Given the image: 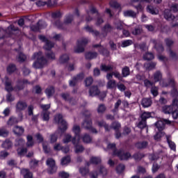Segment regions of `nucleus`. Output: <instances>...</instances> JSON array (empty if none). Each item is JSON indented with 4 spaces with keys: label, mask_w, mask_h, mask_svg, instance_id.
<instances>
[{
    "label": "nucleus",
    "mask_w": 178,
    "mask_h": 178,
    "mask_svg": "<svg viewBox=\"0 0 178 178\" xmlns=\"http://www.w3.org/2000/svg\"><path fill=\"white\" fill-rule=\"evenodd\" d=\"M54 26L57 27V29H60V30H63V29L66 27L65 22H60V20L59 19L54 22Z\"/></svg>",
    "instance_id": "nucleus-34"
},
{
    "label": "nucleus",
    "mask_w": 178,
    "mask_h": 178,
    "mask_svg": "<svg viewBox=\"0 0 178 178\" xmlns=\"http://www.w3.org/2000/svg\"><path fill=\"white\" fill-rule=\"evenodd\" d=\"M54 122L57 123V124H59V123L61 124L59 129L62 133H65V131L67 130V122L64 120L63 116H62L61 114L55 115Z\"/></svg>",
    "instance_id": "nucleus-2"
},
{
    "label": "nucleus",
    "mask_w": 178,
    "mask_h": 178,
    "mask_svg": "<svg viewBox=\"0 0 178 178\" xmlns=\"http://www.w3.org/2000/svg\"><path fill=\"white\" fill-rule=\"evenodd\" d=\"M16 70H17V68H16V65L15 64H10L7 67V72L10 74H12V73H15V72H16Z\"/></svg>",
    "instance_id": "nucleus-43"
},
{
    "label": "nucleus",
    "mask_w": 178,
    "mask_h": 178,
    "mask_svg": "<svg viewBox=\"0 0 178 178\" xmlns=\"http://www.w3.org/2000/svg\"><path fill=\"white\" fill-rule=\"evenodd\" d=\"M76 154H81L84 151V147L81 145H76L74 146Z\"/></svg>",
    "instance_id": "nucleus-56"
},
{
    "label": "nucleus",
    "mask_w": 178,
    "mask_h": 178,
    "mask_svg": "<svg viewBox=\"0 0 178 178\" xmlns=\"http://www.w3.org/2000/svg\"><path fill=\"white\" fill-rule=\"evenodd\" d=\"M143 33V29L140 26L136 27L133 31H132V34L134 35H140Z\"/></svg>",
    "instance_id": "nucleus-51"
},
{
    "label": "nucleus",
    "mask_w": 178,
    "mask_h": 178,
    "mask_svg": "<svg viewBox=\"0 0 178 178\" xmlns=\"http://www.w3.org/2000/svg\"><path fill=\"white\" fill-rule=\"evenodd\" d=\"M151 118V112H143L140 115V119L147 122V119H149Z\"/></svg>",
    "instance_id": "nucleus-50"
},
{
    "label": "nucleus",
    "mask_w": 178,
    "mask_h": 178,
    "mask_svg": "<svg viewBox=\"0 0 178 178\" xmlns=\"http://www.w3.org/2000/svg\"><path fill=\"white\" fill-rule=\"evenodd\" d=\"M123 14L125 17H133L134 19L137 17V13H136L133 10H124Z\"/></svg>",
    "instance_id": "nucleus-21"
},
{
    "label": "nucleus",
    "mask_w": 178,
    "mask_h": 178,
    "mask_svg": "<svg viewBox=\"0 0 178 178\" xmlns=\"http://www.w3.org/2000/svg\"><path fill=\"white\" fill-rule=\"evenodd\" d=\"M148 145V142L147 141H143V142H138L136 143V147L138 149H143L144 148H147Z\"/></svg>",
    "instance_id": "nucleus-36"
},
{
    "label": "nucleus",
    "mask_w": 178,
    "mask_h": 178,
    "mask_svg": "<svg viewBox=\"0 0 178 178\" xmlns=\"http://www.w3.org/2000/svg\"><path fill=\"white\" fill-rule=\"evenodd\" d=\"M164 18L165 20H168V22H174V20L176 19V17L172 15L169 10H165L164 11Z\"/></svg>",
    "instance_id": "nucleus-14"
},
{
    "label": "nucleus",
    "mask_w": 178,
    "mask_h": 178,
    "mask_svg": "<svg viewBox=\"0 0 178 178\" xmlns=\"http://www.w3.org/2000/svg\"><path fill=\"white\" fill-rule=\"evenodd\" d=\"M74 78L76 79V81L79 83L80 81H83L84 79V73L81 72L76 76H74Z\"/></svg>",
    "instance_id": "nucleus-60"
},
{
    "label": "nucleus",
    "mask_w": 178,
    "mask_h": 178,
    "mask_svg": "<svg viewBox=\"0 0 178 178\" xmlns=\"http://www.w3.org/2000/svg\"><path fill=\"white\" fill-rule=\"evenodd\" d=\"M82 141L85 144H91L92 143V137L88 134H84L82 136Z\"/></svg>",
    "instance_id": "nucleus-19"
},
{
    "label": "nucleus",
    "mask_w": 178,
    "mask_h": 178,
    "mask_svg": "<svg viewBox=\"0 0 178 178\" xmlns=\"http://www.w3.org/2000/svg\"><path fill=\"white\" fill-rule=\"evenodd\" d=\"M135 48L138 49H140L141 51H145L147 49V43L143 42L140 44L136 43L135 44Z\"/></svg>",
    "instance_id": "nucleus-48"
},
{
    "label": "nucleus",
    "mask_w": 178,
    "mask_h": 178,
    "mask_svg": "<svg viewBox=\"0 0 178 178\" xmlns=\"http://www.w3.org/2000/svg\"><path fill=\"white\" fill-rule=\"evenodd\" d=\"M165 124H172V121L168 119H161L155 123L159 131H162L165 129Z\"/></svg>",
    "instance_id": "nucleus-5"
},
{
    "label": "nucleus",
    "mask_w": 178,
    "mask_h": 178,
    "mask_svg": "<svg viewBox=\"0 0 178 178\" xmlns=\"http://www.w3.org/2000/svg\"><path fill=\"white\" fill-rule=\"evenodd\" d=\"M122 77H127L130 76V68L129 67H124L122 70Z\"/></svg>",
    "instance_id": "nucleus-49"
},
{
    "label": "nucleus",
    "mask_w": 178,
    "mask_h": 178,
    "mask_svg": "<svg viewBox=\"0 0 178 178\" xmlns=\"http://www.w3.org/2000/svg\"><path fill=\"white\" fill-rule=\"evenodd\" d=\"M150 44H153V48L157 51V52H163V45L161 44L160 42H158V40L156 39L151 38L149 40Z\"/></svg>",
    "instance_id": "nucleus-8"
},
{
    "label": "nucleus",
    "mask_w": 178,
    "mask_h": 178,
    "mask_svg": "<svg viewBox=\"0 0 178 178\" xmlns=\"http://www.w3.org/2000/svg\"><path fill=\"white\" fill-rule=\"evenodd\" d=\"M79 173H81V176H87L90 173V169L86 167H81L79 168Z\"/></svg>",
    "instance_id": "nucleus-46"
},
{
    "label": "nucleus",
    "mask_w": 178,
    "mask_h": 178,
    "mask_svg": "<svg viewBox=\"0 0 178 178\" xmlns=\"http://www.w3.org/2000/svg\"><path fill=\"white\" fill-rule=\"evenodd\" d=\"M21 173L24 178H33V173L29 169L24 168L21 170Z\"/></svg>",
    "instance_id": "nucleus-24"
},
{
    "label": "nucleus",
    "mask_w": 178,
    "mask_h": 178,
    "mask_svg": "<svg viewBox=\"0 0 178 178\" xmlns=\"http://www.w3.org/2000/svg\"><path fill=\"white\" fill-rule=\"evenodd\" d=\"M155 66H156V63L154 62L145 63L144 64L145 70H153V69H155Z\"/></svg>",
    "instance_id": "nucleus-28"
},
{
    "label": "nucleus",
    "mask_w": 178,
    "mask_h": 178,
    "mask_svg": "<svg viewBox=\"0 0 178 178\" xmlns=\"http://www.w3.org/2000/svg\"><path fill=\"white\" fill-rule=\"evenodd\" d=\"M110 6L111 8H114L115 9H120V12H122V7L120 6V4L118 3V1H110Z\"/></svg>",
    "instance_id": "nucleus-44"
},
{
    "label": "nucleus",
    "mask_w": 178,
    "mask_h": 178,
    "mask_svg": "<svg viewBox=\"0 0 178 178\" xmlns=\"http://www.w3.org/2000/svg\"><path fill=\"white\" fill-rule=\"evenodd\" d=\"M67 163H70V156H65L61 159V165H67Z\"/></svg>",
    "instance_id": "nucleus-62"
},
{
    "label": "nucleus",
    "mask_w": 178,
    "mask_h": 178,
    "mask_svg": "<svg viewBox=\"0 0 178 178\" xmlns=\"http://www.w3.org/2000/svg\"><path fill=\"white\" fill-rule=\"evenodd\" d=\"M26 108L29 116H33L34 115V106H33V104H31L28 106Z\"/></svg>",
    "instance_id": "nucleus-53"
},
{
    "label": "nucleus",
    "mask_w": 178,
    "mask_h": 178,
    "mask_svg": "<svg viewBox=\"0 0 178 178\" xmlns=\"http://www.w3.org/2000/svg\"><path fill=\"white\" fill-rule=\"evenodd\" d=\"M38 25L39 26V30H42V29H46V27L48 26V24H47V22L42 20H39L38 22Z\"/></svg>",
    "instance_id": "nucleus-59"
},
{
    "label": "nucleus",
    "mask_w": 178,
    "mask_h": 178,
    "mask_svg": "<svg viewBox=\"0 0 178 178\" xmlns=\"http://www.w3.org/2000/svg\"><path fill=\"white\" fill-rule=\"evenodd\" d=\"M86 13L87 15H91V13L92 15H95L96 13L97 14V16H99V13H98V10H97V8L94 6H91L90 8V10H87Z\"/></svg>",
    "instance_id": "nucleus-41"
},
{
    "label": "nucleus",
    "mask_w": 178,
    "mask_h": 178,
    "mask_svg": "<svg viewBox=\"0 0 178 178\" xmlns=\"http://www.w3.org/2000/svg\"><path fill=\"white\" fill-rule=\"evenodd\" d=\"M105 111H106V106H105V104H99L97 108V113H104Z\"/></svg>",
    "instance_id": "nucleus-61"
},
{
    "label": "nucleus",
    "mask_w": 178,
    "mask_h": 178,
    "mask_svg": "<svg viewBox=\"0 0 178 178\" xmlns=\"http://www.w3.org/2000/svg\"><path fill=\"white\" fill-rule=\"evenodd\" d=\"M137 127L143 130V129H145L146 133H148V127L147 126V121L145 120H143L140 118V120L138 124H136Z\"/></svg>",
    "instance_id": "nucleus-18"
},
{
    "label": "nucleus",
    "mask_w": 178,
    "mask_h": 178,
    "mask_svg": "<svg viewBox=\"0 0 178 178\" xmlns=\"http://www.w3.org/2000/svg\"><path fill=\"white\" fill-rule=\"evenodd\" d=\"M4 86L6 90L8 91V92H10L13 91V86H12V81L9 79L8 76H5L4 78Z\"/></svg>",
    "instance_id": "nucleus-12"
},
{
    "label": "nucleus",
    "mask_w": 178,
    "mask_h": 178,
    "mask_svg": "<svg viewBox=\"0 0 178 178\" xmlns=\"http://www.w3.org/2000/svg\"><path fill=\"white\" fill-rule=\"evenodd\" d=\"M126 167L124 164H119L116 168V171L118 173H122V172H124V169Z\"/></svg>",
    "instance_id": "nucleus-64"
},
{
    "label": "nucleus",
    "mask_w": 178,
    "mask_h": 178,
    "mask_svg": "<svg viewBox=\"0 0 178 178\" xmlns=\"http://www.w3.org/2000/svg\"><path fill=\"white\" fill-rule=\"evenodd\" d=\"M12 145H13V144L12 143V141H10V140L9 139H6L2 143V147L5 148L6 149H9V148H12Z\"/></svg>",
    "instance_id": "nucleus-33"
},
{
    "label": "nucleus",
    "mask_w": 178,
    "mask_h": 178,
    "mask_svg": "<svg viewBox=\"0 0 178 178\" xmlns=\"http://www.w3.org/2000/svg\"><path fill=\"white\" fill-rule=\"evenodd\" d=\"M154 58H155V56H154V54H152L151 52H146L143 55V59L145 60H152V59H154Z\"/></svg>",
    "instance_id": "nucleus-40"
},
{
    "label": "nucleus",
    "mask_w": 178,
    "mask_h": 178,
    "mask_svg": "<svg viewBox=\"0 0 178 178\" xmlns=\"http://www.w3.org/2000/svg\"><path fill=\"white\" fill-rule=\"evenodd\" d=\"M161 168V164L158 163L156 161H154L153 163V165L152 168V173H156L158 170Z\"/></svg>",
    "instance_id": "nucleus-45"
},
{
    "label": "nucleus",
    "mask_w": 178,
    "mask_h": 178,
    "mask_svg": "<svg viewBox=\"0 0 178 178\" xmlns=\"http://www.w3.org/2000/svg\"><path fill=\"white\" fill-rule=\"evenodd\" d=\"M38 162H39L38 160L32 159L29 162L31 169H35V168H37V166H38Z\"/></svg>",
    "instance_id": "nucleus-52"
},
{
    "label": "nucleus",
    "mask_w": 178,
    "mask_h": 178,
    "mask_svg": "<svg viewBox=\"0 0 178 178\" xmlns=\"http://www.w3.org/2000/svg\"><path fill=\"white\" fill-rule=\"evenodd\" d=\"M141 105L143 108H149L152 105V100L151 98H143L141 102Z\"/></svg>",
    "instance_id": "nucleus-20"
},
{
    "label": "nucleus",
    "mask_w": 178,
    "mask_h": 178,
    "mask_svg": "<svg viewBox=\"0 0 178 178\" xmlns=\"http://www.w3.org/2000/svg\"><path fill=\"white\" fill-rule=\"evenodd\" d=\"M106 87L109 90H113V88H116V81H115V79L108 81L106 83Z\"/></svg>",
    "instance_id": "nucleus-35"
},
{
    "label": "nucleus",
    "mask_w": 178,
    "mask_h": 178,
    "mask_svg": "<svg viewBox=\"0 0 178 178\" xmlns=\"http://www.w3.org/2000/svg\"><path fill=\"white\" fill-rule=\"evenodd\" d=\"M82 129H85V130H88L92 126V120L91 119H85L81 124Z\"/></svg>",
    "instance_id": "nucleus-15"
},
{
    "label": "nucleus",
    "mask_w": 178,
    "mask_h": 178,
    "mask_svg": "<svg viewBox=\"0 0 178 178\" xmlns=\"http://www.w3.org/2000/svg\"><path fill=\"white\" fill-rule=\"evenodd\" d=\"M69 60V56L67 54H64L60 57V63H66Z\"/></svg>",
    "instance_id": "nucleus-63"
},
{
    "label": "nucleus",
    "mask_w": 178,
    "mask_h": 178,
    "mask_svg": "<svg viewBox=\"0 0 178 178\" xmlns=\"http://www.w3.org/2000/svg\"><path fill=\"white\" fill-rule=\"evenodd\" d=\"M165 136V132L159 131L156 135L154 136V138L156 141H161V138Z\"/></svg>",
    "instance_id": "nucleus-47"
},
{
    "label": "nucleus",
    "mask_w": 178,
    "mask_h": 178,
    "mask_svg": "<svg viewBox=\"0 0 178 178\" xmlns=\"http://www.w3.org/2000/svg\"><path fill=\"white\" fill-rule=\"evenodd\" d=\"M60 97L64 99V101H66L70 104H73V101H74V99L70 96V93L67 92L61 93Z\"/></svg>",
    "instance_id": "nucleus-16"
},
{
    "label": "nucleus",
    "mask_w": 178,
    "mask_h": 178,
    "mask_svg": "<svg viewBox=\"0 0 178 178\" xmlns=\"http://www.w3.org/2000/svg\"><path fill=\"white\" fill-rule=\"evenodd\" d=\"M27 106L28 104L26 101L19 100L15 105L16 111L22 112V111H26V109H27Z\"/></svg>",
    "instance_id": "nucleus-9"
},
{
    "label": "nucleus",
    "mask_w": 178,
    "mask_h": 178,
    "mask_svg": "<svg viewBox=\"0 0 178 178\" xmlns=\"http://www.w3.org/2000/svg\"><path fill=\"white\" fill-rule=\"evenodd\" d=\"M33 59H37L32 65L34 69H42L44 66L48 65V60L42 56V52L41 51L35 53L33 56Z\"/></svg>",
    "instance_id": "nucleus-1"
},
{
    "label": "nucleus",
    "mask_w": 178,
    "mask_h": 178,
    "mask_svg": "<svg viewBox=\"0 0 178 178\" xmlns=\"http://www.w3.org/2000/svg\"><path fill=\"white\" fill-rule=\"evenodd\" d=\"M102 31L104 33L102 34L103 38H105L106 35H108V33H112L113 31V26L111 25L109 23H106L104 26L102 28Z\"/></svg>",
    "instance_id": "nucleus-10"
},
{
    "label": "nucleus",
    "mask_w": 178,
    "mask_h": 178,
    "mask_svg": "<svg viewBox=\"0 0 178 178\" xmlns=\"http://www.w3.org/2000/svg\"><path fill=\"white\" fill-rule=\"evenodd\" d=\"M132 44H133V40H124L122 42L121 47H122V48H126V47H130V45H131Z\"/></svg>",
    "instance_id": "nucleus-58"
},
{
    "label": "nucleus",
    "mask_w": 178,
    "mask_h": 178,
    "mask_svg": "<svg viewBox=\"0 0 178 178\" xmlns=\"http://www.w3.org/2000/svg\"><path fill=\"white\" fill-rule=\"evenodd\" d=\"M97 56H98V53L97 52L89 51L88 53H86L85 54L86 59H88L89 60H91V59H95Z\"/></svg>",
    "instance_id": "nucleus-27"
},
{
    "label": "nucleus",
    "mask_w": 178,
    "mask_h": 178,
    "mask_svg": "<svg viewBox=\"0 0 178 178\" xmlns=\"http://www.w3.org/2000/svg\"><path fill=\"white\" fill-rule=\"evenodd\" d=\"M114 155H116L117 156H118V158L121 161H127L129 158L131 157V154H130V152L125 153L122 149H120L118 151H114Z\"/></svg>",
    "instance_id": "nucleus-4"
},
{
    "label": "nucleus",
    "mask_w": 178,
    "mask_h": 178,
    "mask_svg": "<svg viewBox=\"0 0 178 178\" xmlns=\"http://www.w3.org/2000/svg\"><path fill=\"white\" fill-rule=\"evenodd\" d=\"M85 29L86 30V31H88V33H92V34H93V35H95V37H98V35H99V31L93 30L92 27L91 26H87L85 27Z\"/></svg>",
    "instance_id": "nucleus-38"
},
{
    "label": "nucleus",
    "mask_w": 178,
    "mask_h": 178,
    "mask_svg": "<svg viewBox=\"0 0 178 178\" xmlns=\"http://www.w3.org/2000/svg\"><path fill=\"white\" fill-rule=\"evenodd\" d=\"M39 39L40 40V41L45 42V44L43 47V48H44V49H45V51H49V50L52 49V48H54V47L55 45L54 44V42L48 40L45 36L39 35Z\"/></svg>",
    "instance_id": "nucleus-6"
},
{
    "label": "nucleus",
    "mask_w": 178,
    "mask_h": 178,
    "mask_svg": "<svg viewBox=\"0 0 178 178\" xmlns=\"http://www.w3.org/2000/svg\"><path fill=\"white\" fill-rule=\"evenodd\" d=\"M13 133L16 135V136H22L23 135V133H24V128H23V127H20V126H15L13 128Z\"/></svg>",
    "instance_id": "nucleus-22"
},
{
    "label": "nucleus",
    "mask_w": 178,
    "mask_h": 178,
    "mask_svg": "<svg viewBox=\"0 0 178 178\" xmlns=\"http://www.w3.org/2000/svg\"><path fill=\"white\" fill-rule=\"evenodd\" d=\"M73 15L70 14L65 17V19L64 20V24L66 26L67 24H70L73 22Z\"/></svg>",
    "instance_id": "nucleus-42"
},
{
    "label": "nucleus",
    "mask_w": 178,
    "mask_h": 178,
    "mask_svg": "<svg viewBox=\"0 0 178 178\" xmlns=\"http://www.w3.org/2000/svg\"><path fill=\"white\" fill-rule=\"evenodd\" d=\"M19 120L15 117H10L7 122L8 126H13L14 124H17Z\"/></svg>",
    "instance_id": "nucleus-37"
},
{
    "label": "nucleus",
    "mask_w": 178,
    "mask_h": 178,
    "mask_svg": "<svg viewBox=\"0 0 178 178\" xmlns=\"http://www.w3.org/2000/svg\"><path fill=\"white\" fill-rule=\"evenodd\" d=\"M90 163H93V165H98L99 163H101L102 160L99 157L92 156L90 159Z\"/></svg>",
    "instance_id": "nucleus-39"
},
{
    "label": "nucleus",
    "mask_w": 178,
    "mask_h": 178,
    "mask_svg": "<svg viewBox=\"0 0 178 178\" xmlns=\"http://www.w3.org/2000/svg\"><path fill=\"white\" fill-rule=\"evenodd\" d=\"M72 131L75 134L76 136H80V131H81V129L79 125H74L72 128Z\"/></svg>",
    "instance_id": "nucleus-55"
},
{
    "label": "nucleus",
    "mask_w": 178,
    "mask_h": 178,
    "mask_svg": "<svg viewBox=\"0 0 178 178\" xmlns=\"http://www.w3.org/2000/svg\"><path fill=\"white\" fill-rule=\"evenodd\" d=\"M132 158H134L135 161H141V159L144 158V154L142 153H136L132 156Z\"/></svg>",
    "instance_id": "nucleus-57"
},
{
    "label": "nucleus",
    "mask_w": 178,
    "mask_h": 178,
    "mask_svg": "<svg viewBox=\"0 0 178 178\" xmlns=\"http://www.w3.org/2000/svg\"><path fill=\"white\" fill-rule=\"evenodd\" d=\"M44 55L49 60H55V53H54L52 51L50 50H46Z\"/></svg>",
    "instance_id": "nucleus-26"
},
{
    "label": "nucleus",
    "mask_w": 178,
    "mask_h": 178,
    "mask_svg": "<svg viewBox=\"0 0 178 178\" xmlns=\"http://www.w3.org/2000/svg\"><path fill=\"white\" fill-rule=\"evenodd\" d=\"M100 69L102 72H112V70H113V66L111 65H106L102 64Z\"/></svg>",
    "instance_id": "nucleus-31"
},
{
    "label": "nucleus",
    "mask_w": 178,
    "mask_h": 178,
    "mask_svg": "<svg viewBox=\"0 0 178 178\" xmlns=\"http://www.w3.org/2000/svg\"><path fill=\"white\" fill-rule=\"evenodd\" d=\"M89 97H97L101 94V90L97 86H92L89 88Z\"/></svg>",
    "instance_id": "nucleus-11"
},
{
    "label": "nucleus",
    "mask_w": 178,
    "mask_h": 178,
    "mask_svg": "<svg viewBox=\"0 0 178 178\" xmlns=\"http://www.w3.org/2000/svg\"><path fill=\"white\" fill-rule=\"evenodd\" d=\"M162 111L163 113L165 115H170L175 111V108H173V106L170 105V106H164L162 108Z\"/></svg>",
    "instance_id": "nucleus-23"
},
{
    "label": "nucleus",
    "mask_w": 178,
    "mask_h": 178,
    "mask_svg": "<svg viewBox=\"0 0 178 178\" xmlns=\"http://www.w3.org/2000/svg\"><path fill=\"white\" fill-rule=\"evenodd\" d=\"M99 52L102 54L104 55V56H109V51L106 49L104 47H100L99 49Z\"/></svg>",
    "instance_id": "nucleus-54"
},
{
    "label": "nucleus",
    "mask_w": 178,
    "mask_h": 178,
    "mask_svg": "<svg viewBox=\"0 0 178 178\" xmlns=\"http://www.w3.org/2000/svg\"><path fill=\"white\" fill-rule=\"evenodd\" d=\"M88 44V39L82 38L77 41V45L74 48V52L76 54H81L84 52V47Z\"/></svg>",
    "instance_id": "nucleus-3"
},
{
    "label": "nucleus",
    "mask_w": 178,
    "mask_h": 178,
    "mask_svg": "<svg viewBox=\"0 0 178 178\" xmlns=\"http://www.w3.org/2000/svg\"><path fill=\"white\" fill-rule=\"evenodd\" d=\"M49 115H50L49 111H42V112L41 113L42 120H44V122L49 121Z\"/></svg>",
    "instance_id": "nucleus-32"
},
{
    "label": "nucleus",
    "mask_w": 178,
    "mask_h": 178,
    "mask_svg": "<svg viewBox=\"0 0 178 178\" xmlns=\"http://www.w3.org/2000/svg\"><path fill=\"white\" fill-rule=\"evenodd\" d=\"M153 79L154 83L162 82V79H163L162 72L160 70L156 71L153 74Z\"/></svg>",
    "instance_id": "nucleus-17"
},
{
    "label": "nucleus",
    "mask_w": 178,
    "mask_h": 178,
    "mask_svg": "<svg viewBox=\"0 0 178 178\" xmlns=\"http://www.w3.org/2000/svg\"><path fill=\"white\" fill-rule=\"evenodd\" d=\"M48 98H51L55 94V88L54 86H49L44 91Z\"/></svg>",
    "instance_id": "nucleus-25"
},
{
    "label": "nucleus",
    "mask_w": 178,
    "mask_h": 178,
    "mask_svg": "<svg viewBox=\"0 0 178 178\" xmlns=\"http://www.w3.org/2000/svg\"><path fill=\"white\" fill-rule=\"evenodd\" d=\"M146 9L147 12L151 13V15H158V10L152 5L147 6Z\"/></svg>",
    "instance_id": "nucleus-29"
},
{
    "label": "nucleus",
    "mask_w": 178,
    "mask_h": 178,
    "mask_svg": "<svg viewBox=\"0 0 178 178\" xmlns=\"http://www.w3.org/2000/svg\"><path fill=\"white\" fill-rule=\"evenodd\" d=\"M172 136H166V140L168 142V144L170 148V149H172V151H176V144H175L172 141H171L170 138Z\"/></svg>",
    "instance_id": "nucleus-30"
},
{
    "label": "nucleus",
    "mask_w": 178,
    "mask_h": 178,
    "mask_svg": "<svg viewBox=\"0 0 178 178\" xmlns=\"http://www.w3.org/2000/svg\"><path fill=\"white\" fill-rule=\"evenodd\" d=\"M95 124H97L99 127H104L106 131H111V127H109V124H106V122H105L104 120H102L100 121L95 120Z\"/></svg>",
    "instance_id": "nucleus-13"
},
{
    "label": "nucleus",
    "mask_w": 178,
    "mask_h": 178,
    "mask_svg": "<svg viewBox=\"0 0 178 178\" xmlns=\"http://www.w3.org/2000/svg\"><path fill=\"white\" fill-rule=\"evenodd\" d=\"M47 165L49 166L50 170H48L49 175H54L56 172V165H55V160L53 159H48L46 161Z\"/></svg>",
    "instance_id": "nucleus-7"
}]
</instances>
